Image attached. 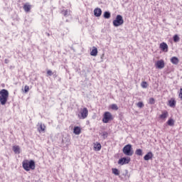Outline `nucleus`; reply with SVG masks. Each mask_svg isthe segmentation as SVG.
<instances>
[{
	"instance_id": "b1692460",
	"label": "nucleus",
	"mask_w": 182,
	"mask_h": 182,
	"mask_svg": "<svg viewBox=\"0 0 182 182\" xmlns=\"http://www.w3.org/2000/svg\"><path fill=\"white\" fill-rule=\"evenodd\" d=\"M170 107H176V100H169L168 102Z\"/></svg>"
},
{
	"instance_id": "473e14b6",
	"label": "nucleus",
	"mask_w": 182,
	"mask_h": 182,
	"mask_svg": "<svg viewBox=\"0 0 182 182\" xmlns=\"http://www.w3.org/2000/svg\"><path fill=\"white\" fill-rule=\"evenodd\" d=\"M47 75H48V76H52V75H53V73H52V70H48L47 71Z\"/></svg>"
},
{
	"instance_id": "2f4dec72",
	"label": "nucleus",
	"mask_w": 182,
	"mask_h": 182,
	"mask_svg": "<svg viewBox=\"0 0 182 182\" xmlns=\"http://www.w3.org/2000/svg\"><path fill=\"white\" fill-rule=\"evenodd\" d=\"M24 92H25V93H28V92H29V86L26 85L24 87Z\"/></svg>"
},
{
	"instance_id": "dca6fc26",
	"label": "nucleus",
	"mask_w": 182,
	"mask_h": 182,
	"mask_svg": "<svg viewBox=\"0 0 182 182\" xmlns=\"http://www.w3.org/2000/svg\"><path fill=\"white\" fill-rule=\"evenodd\" d=\"M152 157H153V153L149 152L144 156V160H150V159H152Z\"/></svg>"
},
{
	"instance_id": "9b49d317",
	"label": "nucleus",
	"mask_w": 182,
	"mask_h": 182,
	"mask_svg": "<svg viewBox=\"0 0 182 182\" xmlns=\"http://www.w3.org/2000/svg\"><path fill=\"white\" fill-rule=\"evenodd\" d=\"M13 151L16 154H19L21 153V148H19V146H13Z\"/></svg>"
},
{
	"instance_id": "f03ea898",
	"label": "nucleus",
	"mask_w": 182,
	"mask_h": 182,
	"mask_svg": "<svg viewBox=\"0 0 182 182\" xmlns=\"http://www.w3.org/2000/svg\"><path fill=\"white\" fill-rule=\"evenodd\" d=\"M23 168L26 170V171H30L31 170H35V161H23Z\"/></svg>"
},
{
	"instance_id": "c756f323",
	"label": "nucleus",
	"mask_w": 182,
	"mask_h": 182,
	"mask_svg": "<svg viewBox=\"0 0 182 182\" xmlns=\"http://www.w3.org/2000/svg\"><path fill=\"white\" fill-rule=\"evenodd\" d=\"M144 106V104H143V102H139L137 103V107H140V109H141V107H143Z\"/></svg>"
},
{
	"instance_id": "f8f14e48",
	"label": "nucleus",
	"mask_w": 182,
	"mask_h": 182,
	"mask_svg": "<svg viewBox=\"0 0 182 182\" xmlns=\"http://www.w3.org/2000/svg\"><path fill=\"white\" fill-rule=\"evenodd\" d=\"M171 62L173 63V65H178V58L177 57H172L171 58Z\"/></svg>"
},
{
	"instance_id": "f3484780",
	"label": "nucleus",
	"mask_w": 182,
	"mask_h": 182,
	"mask_svg": "<svg viewBox=\"0 0 182 182\" xmlns=\"http://www.w3.org/2000/svg\"><path fill=\"white\" fill-rule=\"evenodd\" d=\"M91 56H97V48L96 47H93L90 53Z\"/></svg>"
},
{
	"instance_id": "a211bd4d",
	"label": "nucleus",
	"mask_w": 182,
	"mask_h": 182,
	"mask_svg": "<svg viewBox=\"0 0 182 182\" xmlns=\"http://www.w3.org/2000/svg\"><path fill=\"white\" fill-rule=\"evenodd\" d=\"M112 174H114V176H119L120 175V171L116 168H112Z\"/></svg>"
},
{
	"instance_id": "6ab92c4d",
	"label": "nucleus",
	"mask_w": 182,
	"mask_h": 182,
	"mask_svg": "<svg viewBox=\"0 0 182 182\" xmlns=\"http://www.w3.org/2000/svg\"><path fill=\"white\" fill-rule=\"evenodd\" d=\"M168 116V112L167 111H164L162 112V114L159 116L160 119H166V117Z\"/></svg>"
},
{
	"instance_id": "72a5a7b5",
	"label": "nucleus",
	"mask_w": 182,
	"mask_h": 182,
	"mask_svg": "<svg viewBox=\"0 0 182 182\" xmlns=\"http://www.w3.org/2000/svg\"><path fill=\"white\" fill-rule=\"evenodd\" d=\"M179 97H180V98L181 99V100H182V88L180 89Z\"/></svg>"
},
{
	"instance_id": "cd10ccee",
	"label": "nucleus",
	"mask_w": 182,
	"mask_h": 182,
	"mask_svg": "<svg viewBox=\"0 0 182 182\" xmlns=\"http://www.w3.org/2000/svg\"><path fill=\"white\" fill-rule=\"evenodd\" d=\"M180 41V37L178 35L173 36V42H178Z\"/></svg>"
},
{
	"instance_id": "bb28decb",
	"label": "nucleus",
	"mask_w": 182,
	"mask_h": 182,
	"mask_svg": "<svg viewBox=\"0 0 182 182\" xmlns=\"http://www.w3.org/2000/svg\"><path fill=\"white\" fill-rule=\"evenodd\" d=\"M168 126H174V120L173 119H168L167 122Z\"/></svg>"
},
{
	"instance_id": "0eeeda50",
	"label": "nucleus",
	"mask_w": 182,
	"mask_h": 182,
	"mask_svg": "<svg viewBox=\"0 0 182 182\" xmlns=\"http://www.w3.org/2000/svg\"><path fill=\"white\" fill-rule=\"evenodd\" d=\"M159 48L163 50V52H168V46H167V43H161Z\"/></svg>"
},
{
	"instance_id": "e433bc0d",
	"label": "nucleus",
	"mask_w": 182,
	"mask_h": 182,
	"mask_svg": "<svg viewBox=\"0 0 182 182\" xmlns=\"http://www.w3.org/2000/svg\"><path fill=\"white\" fill-rule=\"evenodd\" d=\"M46 34H47V36H49V33H47Z\"/></svg>"
},
{
	"instance_id": "7c9ffc66",
	"label": "nucleus",
	"mask_w": 182,
	"mask_h": 182,
	"mask_svg": "<svg viewBox=\"0 0 182 182\" xmlns=\"http://www.w3.org/2000/svg\"><path fill=\"white\" fill-rule=\"evenodd\" d=\"M39 132H45V125H40V129Z\"/></svg>"
},
{
	"instance_id": "a878e982",
	"label": "nucleus",
	"mask_w": 182,
	"mask_h": 182,
	"mask_svg": "<svg viewBox=\"0 0 182 182\" xmlns=\"http://www.w3.org/2000/svg\"><path fill=\"white\" fill-rule=\"evenodd\" d=\"M109 136V133L104 132L102 133V139H107V136Z\"/></svg>"
},
{
	"instance_id": "4be33fe9",
	"label": "nucleus",
	"mask_w": 182,
	"mask_h": 182,
	"mask_svg": "<svg viewBox=\"0 0 182 182\" xmlns=\"http://www.w3.org/2000/svg\"><path fill=\"white\" fill-rule=\"evenodd\" d=\"M141 86L143 89H147V87H149V84H147V82L146 81H143L141 83Z\"/></svg>"
},
{
	"instance_id": "1a4fd4ad",
	"label": "nucleus",
	"mask_w": 182,
	"mask_h": 182,
	"mask_svg": "<svg viewBox=\"0 0 182 182\" xmlns=\"http://www.w3.org/2000/svg\"><path fill=\"white\" fill-rule=\"evenodd\" d=\"M61 14L65 18H72V16L70 15V14H71L70 10H63V11H62Z\"/></svg>"
},
{
	"instance_id": "f257e3e1",
	"label": "nucleus",
	"mask_w": 182,
	"mask_h": 182,
	"mask_svg": "<svg viewBox=\"0 0 182 182\" xmlns=\"http://www.w3.org/2000/svg\"><path fill=\"white\" fill-rule=\"evenodd\" d=\"M9 97V92L7 90L3 89L0 90V103L2 106H5Z\"/></svg>"
},
{
	"instance_id": "393cba45",
	"label": "nucleus",
	"mask_w": 182,
	"mask_h": 182,
	"mask_svg": "<svg viewBox=\"0 0 182 182\" xmlns=\"http://www.w3.org/2000/svg\"><path fill=\"white\" fill-rule=\"evenodd\" d=\"M111 109H112V110H119V107H117V105H116V104H112L111 105Z\"/></svg>"
},
{
	"instance_id": "c9c22d12",
	"label": "nucleus",
	"mask_w": 182,
	"mask_h": 182,
	"mask_svg": "<svg viewBox=\"0 0 182 182\" xmlns=\"http://www.w3.org/2000/svg\"><path fill=\"white\" fill-rule=\"evenodd\" d=\"M125 174H128L129 173V171L127 170L125 171Z\"/></svg>"
},
{
	"instance_id": "39448f33",
	"label": "nucleus",
	"mask_w": 182,
	"mask_h": 182,
	"mask_svg": "<svg viewBox=\"0 0 182 182\" xmlns=\"http://www.w3.org/2000/svg\"><path fill=\"white\" fill-rule=\"evenodd\" d=\"M87 114H89V111L87 110V108L84 107L83 109H81L80 111V113L77 114V116L81 119H85L86 117H87Z\"/></svg>"
},
{
	"instance_id": "20e7f679",
	"label": "nucleus",
	"mask_w": 182,
	"mask_h": 182,
	"mask_svg": "<svg viewBox=\"0 0 182 182\" xmlns=\"http://www.w3.org/2000/svg\"><path fill=\"white\" fill-rule=\"evenodd\" d=\"M123 153L126 154V156H133V150L132 148V144H127L123 148Z\"/></svg>"
},
{
	"instance_id": "c85d7f7f",
	"label": "nucleus",
	"mask_w": 182,
	"mask_h": 182,
	"mask_svg": "<svg viewBox=\"0 0 182 182\" xmlns=\"http://www.w3.org/2000/svg\"><path fill=\"white\" fill-rule=\"evenodd\" d=\"M149 103V105H154V103H156V100H154V98H150Z\"/></svg>"
},
{
	"instance_id": "f704fd0d",
	"label": "nucleus",
	"mask_w": 182,
	"mask_h": 182,
	"mask_svg": "<svg viewBox=\"0 0 182 182\" xmlns=\"http://www.w3.org/2000/svg\"><path fill=\"white\" fill-rule=\"evenodd\" d=\"M119 160H127V159H126L125 157H124V158H121Z\"/></svg>"
},
{
	"instance_id": "7ed1b4c3",
	"label": "nucleus",
	"mask_w": 182,
	"mask_h": 182,
	"mask_svg": "<svg viewBox=\"0 0 182 182\" xmlns=\"http://www.w3.org/2000/svg\"><path fill=\"white\" fill-rule=\"evenodd\" d=\"M114 26L117 28V26H120L124 23V20H123V16L122 15H117L116 18L112 22Z\"/></svg>"
},
{
	"instance_id": "9d476101",
	"label": "nucleus",
	"mask_w": 182,
	"mask_h": 182,
	"mask_svg": "<svg viewBox=\"0 0 182 182\" xmlns=\"http://www.w3.org/2000/svg\"><path fill=\"white\" fill-rule=\"evenodd\" d=\"M94 15H95V16H97V18H99V16H102V9L100 8L95 9Z\"/></svg>"
},
{
	"instance_id": "4468645a",
	"label": "nucleus",
	"mask_w": 182,
	"mask_h": 182,
	"mask_svg": "<svg viewBox=\"0 0 182 182\" xmlns=\"http://www.w3.org/2000/svg\"><path fill=\"white\" fill-rule=\"evenodd\" d=\"M129 160H119L118 161V164L120 166H124V164H129Z\"/></svg>"
},
{
	"instance_id": "412c9836",
	"label": "nucleus",
	"mask_w": 182,
	"mask_h": 182,
	"mask_svg": "<svg viewBox=\"0 0 182 182\" xmlns=\"http://www.w3.org/2000/svg\"><path fill=\"white\" fill-rule=\"evenodd\" d=\"M135 154L136 156H143V150L141 149H138L135 151Z\"/></svg>"
},
{
	"instance_id": "423d86ee",
	"label": "nucleus",
	"mask_w": 182,
	"mask_h": 182,
	"mask_svg": "<svg viewBox=\"0 0 182 182\" xmlns=\"http://www.w3.org/2000/svg\"><path fill=\"white\" fill-rule=\"evenodd\" d=\"M111 120H113V116L112 115V113L109 112H105L102 118V122L108 123Z\"/></svg>"
},
{
	"instance_id": "aec40b11",
	"label": "nucleus",
	"mask_w": 182,
	"mask_h": 182,
	"mask_svg": "<svg viewBox=\"0 0 182 182\" xmlns=\"http://www.w3.org/2000/svg\"><path fill=\"white\" fill-rule=\"evenodd\" d=\"M80 127H74V129H73V133L75 134H80Z\"/></svg>"
},
{
	"instance_id": "2eb2a0df",
	"label": "nucleus",
	"mask_w": 182,
	"mask_h": 182,
	"mask_svg": "<svg viewBox=\"0 0 182 182\" xmlns=\"http://www.w3.org/2000/svg\"><path fill=\"white\" fill-rule=\"evenodd\" d=\"M23 8L25 12H29V11H31V5L29 4V3H26V4H24Z\"/></svg>"
},
{
	"instance_id": "ddd939ff",
	"label": "nucleus",
	"mask_w": 182,
	"mask_h": 182,
	"mask_svg": "<svg viewBox=\"0 0 182 182\" xmlns=\"http://www.w3.org/2000/svg\"><path fill=\"white\" fill-rule=\"evenodd\" d=\"M94 149L96 151H100V150L102 149V145L100 144V143L95 144Z\"/></svg>"
},
{
	"instance_id": "5701e85b",
	"label": "nucleus",
	"mask_w": 182,
	"mask_h": 182,
	"mask_svg": "<svg viewBox=\"0 0 182 182\" xmlns=\"http://www.w3.org/2000/svg\"><path fill=\"white\" fill-rule=\"evenodd\" d=\"M110 16H111V14H110V12H109V11H105L104 13V18L105 19H109L110 18Z\"/></svg>"
},
{
	"instance_id": "6e6552de",
	"label": "nucleus",
	"mask_w": 182,
	"mask_h": 182,
	"mask_svg": "<svg viewBox=\"0 0 182 182\" xmlns=\"http://www.w3.org/2000/svg\"><path fill=\"white\" fill-rule=\"evenodd\" d=\"M156 66L158 69H163L164 68V60H158L156 63Z\"/></svg>"
}]
</instances>
